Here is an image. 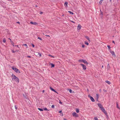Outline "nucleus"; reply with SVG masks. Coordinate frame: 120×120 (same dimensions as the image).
<instances>
[{"label": "nucleus", "instance_id": "f257e3e1", "mask_svg": "<svg viewBox=\"0 0 120 120\" xmlns=\"http://www.w3.org/2000/svg\"><path fill=\"white\" fill-rule=\"evenodd\" d=\"M11 78L13 81H15L18 83L19 82V79L18 77L15 76L14 74H12L11 75Z\"/></svg>", "mask_w": 120, "mask_h": 120}, {"label": "nucleus", "instance_id": "f03ea898", "mask_svg": "<svg viewBox=\"0 0 120 120\" xmlns=\"http://www.w3.org/2000/svg\"><path fill=\"white\" fill-rule=\"evenodd\" d=\"M11 68L16 72L18 73H20V71L19 70L16 68L15 67H13Z\"/></svg>", "mask_w": 120, "mask_h": 120}, {"label": "nucleus", "instance_id": "7ed1b4c3", "mask_svg": "<svg viewBox=\"0 0 120 120\" xmlns=\"http://www.w3.org/2000/svg\"><path fill=\"white\" fill-rule=\"evenodd\" d=\"M79 62H82L85 64H86L87 65L88 64L87 61L84 60H79Z\"/></svg>", "mask_w": 120, "mask_h": 120}, {"label": "nucleus", "instance_id": "20e7f679", "mask_svg": "<svg viewBox=\"0 0 120 120\" xmlns=\"http://www.w3.org/2000/svg\"><path fill=\"white\" fill-rule=\"evenodd\" d=\"M101 110L106 115H107V114L105 109L103 107L101 109Z\"/></svg>", "mask_w": 120, "mask_h": 120}, {"label": "nucleus", "instance_id": "39448f33", "mask_svg": "<svg viewBox=\"0 0 120 120\" xmlns=\"http://www.w3.org/2000/svg\"><path fill=\"white\" fill-rule=\"evenodd\" d=\"M72 115L73 116L75 117H78L79 116L75 112H74L72 113Z\"/></svg>", "mask_w": 120, "mask_h": 120}, {"label": "nucleus", "instance_id": "423d86ee", "mask_svg": "<svg viewBox=\"0 0 120 120\" xmlns=\"http://www.w3.org/2000/svg\"><path fill=\"white\" fill-rule=\"evenodd\" d=\"M80 65H81L82 66L83 69V70H85L86 69V67L85 65L82 64H81Z\"/></svg>", "mask_w": 120, "mask_h": 120}, {"label": "nucleus", "instance_id": "0eeeda50", "mask_svg": "<svg viewBox=\"0 0 120 120\" xmlns=\"http://www.w3.org/2000/svg\"><path fill=\"white\" fill-rule=\"evenodd\" d=\"M110 52L112 54V55L113 56L115 57L116 55L115 54V53L113 51H111Z\"/></svg>", "mask_w": 120, "mask_h": 120}, {"label": "nucleus", "instance_id": "6e6552de", "mask_svg": "<svg viewBox=\"0 0 120 120\" xmlns=\"http://www.w3.org/2000/svg\"><path fill=\"white\" fill-rule=\"evenodd\" d=\"M30 23L31 24L35 25H37L38 24V23L36 22H30Z\"/></svg>", "mask_w": 120, "mask_h": 120}, {"label": "nucleus", "instance_id": "1a4fd4ad", "mask_svg": "<svg viewBox=\"0 0 120 120\" xmlns=\"http://www.w3.org/2000/svg\"><path fill=\"white\" fill-rule=\"evenodd\" d=\"M98 106L100 108V109L103 107L102 105L101 104H100V103L98 104Z\"/></svg>", "mask_w": 120, "mask_h": 120}, {"label": "nucleus", "instance_id": "9d476101", "mask_svg": "<svg viewBox=\"0 0 120 120\" xmlns=\"http://www.w3.org/2000/svg\"><path fill=\"white\" fill-rule=\"evenodd\" d=\"M90 99L93 102H94L95 101V100L91 96H90Z\"/></svg>", "mask_w": 120, "mask_h": 120}, {"label": "nucleus", "instance_id": "9b49d317", "mask_svg": "<svg viewBox=\"0 0 120 120\" xmlns=\"http://www.w3.org/2000/svg\"><path fill=\"white\" fill-rule=\"evenodd\" d=\"M96 95L97 100V101H98V98L99 97V94H96Z\"/></svg>", "mask_w": 120, "mask_h": 120}, {"label": "nucleus", "instance_id": "f8f14e48", "mask_svg": "<svg viewBox=\"0 0 120 120\" xmlns=\"http://www.w3.org/2000/svg\"><path fill=\"white\" fill-rule=\"evenodd\" d=\"M85 37L88 40V41L89 42H90V39H89V37L87 36H86Z\"/></svg>", "mask_w": 120, "mask_h": 120}, {"label": "nucleus", "instance_id": "ddd939ff", "mask_svg": "<svg viewBox=\"0 0 120 120\" xmlns=\"http://www.w3.org/2000/svg\"><path fill=\"white\" fill-rule=\"evenodd\" d=\"M68 3L67 2H65L64 4V6H65L66 7H68Z\"/></svg>", "mask_w": 120, "mask_h": 120}, {"label": "nucleus", "instance_id": "4468645a", "mask_svg": "<svg viewBox=\"0 0 120 120\" xmlns=\"http://www.w3.org/2000/svg\"><path fill=\"white\" fill-rule=\"evenodd\" d=\"M81 28V26H80L79 25H78L77 28L79 30Z\"/></svg>", "mask_w": 120, "mask_h": 120}, {"label": "nucleus", "instance_id": "2eb2a0df", "mask_svg": "<svg viewBox=\"0 0 120 120\" xmlns=\"http://www.w3.org/2000/svg\"><path fill=\"white\" fill-rule=\"evenodd\" d=\"M105 82L109 84H111V82L108 81L106 80Z\"/></svg>", "mask_w": 120, "mask_h": 120}, {"label": "nucleus", "instance_id": "dca6fc26", "mask_svg": "<svg viewBox=\"0 0 120 120\" xmlns=\"http://www.w3.org/2000/svg\"><path fill=\"white\" fill-rule=\"evenodd\" d=\"M68 12L69 13H70V14H71L73 15L74 14L71 11H68Z\"/></svg>", "mask_w": 120, "mask_h": 120}, {"label": "nucleus", "instance_id": "f3484780", "mask_svg": "<svg viewBox=\"0 0 120 120\" xmlns=\"http://www.w3.org/2000/svg\"><path fill=\"white\" fill-rule=\"evenodd\" d=\"M76 112L77 113H79V109H76Z\"/></svg>", "mask_w": 120, "mask_h": 120}, {"label": "nucleus", "instance_id": "a211bd4d", "mask_svg": "<svg viewBox=\"0 0 120 120\" xmlns=\"http://www.w3.org/2000/svg\"><path fill=\"white\" fill-rule=\"evenodd\" d=\"M50 89L52 91H54V90H55L54 89H53L51 87H50Z\"/></svg>", "mask_w": 120, "mask_h": 120}, {"label": "nucleus", "instance_id": "6ab92c4d", "mask_svg": "<svg viewBox=\"0 0 120 120\" xmlns=\"http://www.w3.org/2000/svg\"><path fill=\"white\" fill-rule=\"evenodd\" d=\"M84 43H85V44H86V45H89V43H88V42H86V41H85V42Z\"/></svg>", "mask_w": 120, "mask_h": 120}, {"label": "nucleus", "instance_id": "aec40b11", "mask_svg": "<svg viewBox=\"0 0 120 120\" xmlns=\"http://www.w3.org/2000/svg\"><path fill=\"white\" fill-rule=\"evenodd\" d=\"M51 65L52 66V67H51L52 68L54 67V64H51Z\"/></svg>", "mask_w": 120, "mask_h": 120}, {"label": "nucleus", "instance_id": "412c9836", "mask_svg": "<svg viewBox=\"0 0 120 120\" xmlns=\"http://www.w3.org/2000/svg\"><path fill=\"white\" fill-rule=\"evenodd\" d=\"M3 42L4 43H5L6 42V40L5 38L3 40Z\"/></svg>", "mask_w": 120, "mask_h": 120}, {"label": "nucleus", "instance_id": "4be33fe9", "mask_svg": "<svg viewBox=\"0 0 120 120\" xmlns=\"http://www.w3.org/2000/svg\"><path fill=\"white\" fill-rule=\"evenodd\" d=\"M94 120H99L98 119L97 117H95L94 118Z\"/></svg>", "mask_w": 120, "mask_h": 120}, {"label": "nucleus", "instance_id": "5701e85b", "mask_svg": "<svg viewBox=\"0 0 120 120\" xmlns=\"http://www.w3.org/2000/svg\"><path fill=\"white\" fill-rule=\"evenodd\" d=\"M23 45L25 46L26 47V48H28V46H27V44H23Z\"/></svg>", "mask_w": 120, "mask_h": 120}, {"label": "nucleus", "instance_id": "b1692460", "mask_svg": "<svg viewBox=\"0 0 120 120\" xmlns=\"http://www.w3.org/2000/svg\"><path fill=\"white\" fill-rule=\"evenodd\" d=\"M38 109L41 111H43V109L41 108H38Z\"/></svg>", "mask_w": 120, "mask_h": 120}, {"label": "nucleus", "instance_id": "393cba45", "mask_svg": "<svg viewBox=\"0 0 120 120\" xmlns=\"http://www.w3.org/2000/svg\"><path fill=\"white\" fill-rule=\"evenodd\" d=\"M48 56H51V57H53V58H54V56H52V55H50V54H49L48 55Z\"/></svg>", "mask_w": 120, "mask_h": 120}, {"label": "nucleus", "instance_id": "a878e982", "mask_svg": "<svg viewBox=\"0 0 120 120\" xmlns=\"http://www.w3.org/2000/svg\"><path fill=\"white\" fill-rule=\"evenodd\" d=\"M38 38L39 39V40H42V39L41 38L38 37Z\"/></svg>", "mask_w": 120, "mask_h": 120}, {"label": "nucleus", "instance_id": "bb28decb", "mask_svg": "<svg viewBox=\"0 0 120 120\" xmlns=\"http://www.w3.org/2000/svg\"><path fill=\"white\" fill-rule=\"evenodd\" d=\"M11 43L12 45H13V46H14V42L12 41H11Z\"/></svg>", "mask_w": 120, "mask_h": 120}, {"label": "nucleus", "instance_id": "cd10ccee", "mask_svg": "<svg viewBox=\"0 0 120 120\" xmlns=\"http://www.w3.org/2000/svg\"><path fill=\"white\" fill-rule=\"evenodd\" d=\"M44 110H48L46 108H44Z\"/></svg>", "mask_w": 120, "mask_h": 120}, {"label": "nucleus", "instance_id": "c85d7f7f", "mask_svg": "<svg viewBox=\"0 0 120 120\" xmlns=\"http://www.w3.org/2000/svg\"><path fill=\"white\" fill-rule=\"evenodd\" d=\"M107 47H108L109 49L110 48V46L109 45H107Z\"/></svg>", "mask_w": 120, "mask_h": 120}, {"label": "nucleus", "instance_id": "c756f323", "mask_svg": "<svg viewBox=\"0 0 120 120\" xmlns=\"http://www.w3.org/2000/svg\"><path fill=\"white\" fill-rule=\"evenodd\" d=\"M38 55L39 56H41V53H38Z\"/></svg>", "mask_w": 120, "mask_h": 120}, {"label": "nucleus", "instance_id": "7c9ffc66", "mask_svg": "<svg viewBox=\"0 0 120 120\" xmlns=\"http://www.w3.org/2000/svg\"><path fill=\"white\" fill-rule=\"evenodd\" d=\"M117 108H118V109H120V108H119V107L118 106V104H117Z\"/></svg>", "mask_w": 120, "mask_h": 120}, {"label": "nucleus", "instance_id": "2f4dec72", "mask_svg": "<svg viewBox=\"0 0 120 120\" xmlns=\"http://www.w3.org/2000/svg\"><path fill=\"white\" fill-rule=\"evenodd\" d=\"M69 92L70 93H72V91L71 89L70 90H69Z\"/></svg>", "mask_w": 120, "mask_h": 120}, {"label": "nucleus", "instance_id": "473e14b6", "mask_svg": "<svg viewBox=\"0 0 120 120\" xmlns=\"http://www.w3.org/2000/svg\"><path fill=\"white\" fill-rule=\"evenodd\" d=\"M51 107L52 108H54V105H52L51 106Z\"/></svg>", "mask_w": 120, "mask_h": 120}, {"label": "nucleus", "instance_id": "72a5a7b5", "mask_svg": "<svg viewBox=\"0 0 120 120\" xmlns=\"http://www.w3.org/2000/svg\"><path fill=\"white\" fill-rule=\"evenodd\" d=\"M103 1H101V0H100L99 2V3L100 4H101L102 3Z\"/></svg>", "mask_w": 120, "mask_h": 120}, {"label": "nucleus", "instance_id": "f704fd0d", "mask_svg": "<svg viewBox=\"0 0 120 120\" xmlns=\"http://www.w3.org/2000/svg\"><path fill=\"white\" fill-rule=\"evenodd\" d=\"M82 48H84L85 47V45H82Z\"/></svg>", "mask_w": 120, "mask_h": 120}, {"label": "nucleus", "instance_id": "c9c22d12", "mask_svg": "<svg viewBox=\"0 0 120 120\" xmlns=\"http://www.w3.org/2000/svg\"><path fill=\"white\" fill-rule=\"evenodd\" d=\"M63 113L62 112L61 113V116H63Z\"/></svg>", "mask_w": 120, "mask_h": 120}, {"label": "nucleus", "instance_id": "e433bc0d", "mask_svg": "<svg viewBox=\"0 0 120 120\" xmlns=\"http://www.w3.org/2000/svg\"><path fill=\"white\" fill-rule=\"evenodd\" d=\"M12 52L13 53H14L15 52V51L14 50H12Z\"/></svg>", "mask_w": 120, "mask_h": 120}, {"label": "nucleus", "instance_id": "4c0bfd02", "mask_svg": "<svg viewBox=\"0 0 120 120\" xmlns=\"http://www.w3.org/2000/svg\"><path fill=\"white\" fill-rule=\"evenodd\" d=\"M15 107L16 109H17V107H16V105L15 106Z\"/></svg>", "mask_w": 120, "mask_h": 120}, {"label": "nucleus", "instance_id": "58836bf2", "mask_svg": "<svg viewBox=\"0 0 120 120\" xmlns=\"http://www.w3.org/2000/svg\"><path fill=\"white\" fill-rule=\"evenodd\" d=\"M103 90L106 93V90H105L104 89V90Z\"/></svg>", "mask_w": 120, "mask_h": 120}, {"label": "nucleus", "instance_id": "ea45409f", "mask_svg": "<svg viewBox=\"0 0 120 120\" xmlns=\"http://www.w3.org/2000/svg\"><path fill=\"white\" fill-rule=\"evenodd\" d=\"M43 34H44V35H45V36H48V37H50V36H49V35H45L44 34V33H43Z\"/></svg>", "mask_w": 120, "mask_h": 120}, {"label": "nucleus", "instance_id": "a19ab883", "mask_svg": "<svg viewBox=\"0 0 120 120\" xmlns=\"http://www.w3.org/2000/svg\"><path fill=\"white\" fill-rule=\"evenodd\" d=\"M59 103L61 104L62 103V102H61V101H60V100Z\"/></svg>", "mask_w": 120, "mask_h": 120}, {"label": "nucleus", "instance_id": "79ce46f5", "mask_svg": "<svg viewBox=\"0 0 120 120\" xmlns=\"http://www.w3.org/2000/svg\"><path fill=\"white\" fill-rule=\"evenodd\" d=\"M27 57L29 58H31V57L30 56H27Z\"/></svg>", "mask_w": 120, "mask_h": 120}, {"label": "nucleus", "instance_id": "37998d69", "mask_svg": "<svg viewBox=\"0 0 120 120\" xmlns=\"http://www.w3.org/2000/svg\"><path fill=\"white\" fill-rule=\"evenodd\" d=\"M32 46H33V47H34V44H32Z\"/></svg>", "mask_w": 120, "mask_h": 120}, {"label": "nucleus", "instance_id": "c03bdc74", "mask_svg": "<svg viewBox=\"0 0 120 120\" xmlns=\"http://www.w3.org/2000/svg\"><path fill=\"white\" fill-rule=\"evenodd\" d=\"M54 91H53L54 92H55V93H57V92L56 91H55V90H54Z\"/></svg>", "mask_w": 120, "mask_h": 120}, {"label": "nucleus", "instance_id": "a18cd8bd", "mask_svg": "<svg viewBox=\"0 0 120 120\" xmlns=\"http://www.w3.org/2000/svg\"><path fill=\"white\" fill-rule=\"evenodd\" d=\"M62 111H60L59 112V113H61V112H62Z\"/></svg>", "mask_w": 120, "mask_h": 120}, {"label": "nucleus", "instance_id": "49530a36", "mask_svg": "<svg viewBox=\"0 0 120 120\" xmlns=\"http://www.w3.org/2000/svg\"><path fill=\"white\" fill-rule=\"evenodd\" d=\"M112 42L113 43H115L114 41H112Z\"/></svg>", "mask_w": 120, "mask_h": 120}, {"label": "nucleus", "instance_id": "de8ad7c7", "mask_svg": "<svg viewBox=\"0 0 120 120\" xmlns=\"http://www.w3.org/2000/svg\"><path fill=\"white\" fill-rule=\"evenodd\" d=\"M109 66V64H108V65H107V67H108V66Z\"/></svg>", "mask_w": 120, "mask_h": 120}, {"label": "nucleus", "instance_id": "09e8293b", "mask_svg": "<svg viewBox=\"0 0 120 120\" xmlns=\"http://www.w3.org/2000/svg\"><path fill=\"white\" fill-rule=\"evenodd\" d=\"M15 46H16L17 47H18V45H15Z\"/></svg>", "mask_w": 120, "mask_h": 120}, {"label": "nucleus", "instance_id": "8fccbe9b", "mask_svg": "<svg viewBox=\"0 0 120 120\" xmlns=\"http://www.w3.org/2000/svg\"><path fill=\"white\" fill-rule=\"evenodd\" d=\"M71 22H72L73 23H75L74 22H73V21H72Z\"/></svg>", "mask_w": 120, "mask_h": 120}, {"label": "nucleus", "instance_id": "3c124183", "mask_svg": "<svg viewBox=\"0 0 120 120\" xmlns=\"http://www.w3.org/2000/svg\"><path fill=\"white\" fill-rule=\"evenodd\" d=\"M17 23H20L19 22H17Z\"/></svg>", "mask_w": 120, "mask_h": 120}, {"label": "nucleus", "instance_id": "603ef678", "mask_svg": "<svg viewBox=\"0 0 120 120\" xmlns=\"http://www.w3.org/2000/svg\"><path fill=\"white\" fill-rule=\"evenodd\" d=\"M43 91V92H44V90H43V91Z\"/></svg>", "mask_w": 120, "mask_h": 120}, {"label": "nucleus", "instance_id": "864d4df0", "mask_svg": "<svg viewBox=\"0 0 120 120\" xmlns=\"http://www.w3.org/2000/svg\"><path fill=\"white\" fill-rule=\"evenodd\" d=\"M64 120H67L66 119H64Z\"/></svg>", "mask_w": 120, "mask_h": 120}, {"label": "nucleus", "instance_id": "5fc2aeb1", "mask_svg": "<svg viewBox=\"0 0 120 120\" xmlns=\"http://www.w3.org/2000/svg\"><path fill=\"white\" fill-rule=\"evenodd\" d=\"M103 65H102V68H103Z\"/></svg>", "mask_w": 120, "mask_h": 120}, {"label": "nucleus", "instance_id": "6e6d98bb", "mask_svg": "<svg viewBox=\"0 0 120 120\" xmlns=\"http://www.w3.org/2000/svg\"><path fill=\"white\" fill-rule=\"evenodd\" d=\"M43 13V12H41V13H40V14H42Z\"/></svg>", "mask_w": 120, "mask_h": 120}, {"label": "nucleus", "instance_id": "4d7b16f0", "mask_svg": "<svg viewBox=\"0 0 120 120\" xmlns=\"http://www.w3.org/2000/svg\"><path fill=\"white\" fill-rule=\"evenodd\" d=\"M9 39L10 40H11V39H10V38H9Z\"/></svg>", "mask_w": 120, "mask_h": 120}, {"label": "nucleus", "instance_id": "13d9d810", "mask_svg": "<svg viewBox=\"0 0 120 120\" xmlns=\"http://www.w3.org/2000/svg\"><path fill=\"white\" fill-rule=\"evenodd\" d=\"M64 15H62V16H63Z\"/></svg>", "mask_w": 120, "mask_h": 120}, {"label": "nucleus", "instance_id": "bf43d9fd", "mask_svg": "<svg viewBox=\"0 0 120 120\" xmlns=\"http://www.w3.org/2000/svg\"><path fill=\"white\" fill-rule=\"evenodd\" d=\"M112 0H110V1H111Z\"/></svg>", "mask_w": 120, "mask_h": 120}, {"label": "nucleus", "instance_id": "052dcab7", "mask_svg": "<svg viewBox=\"0 0 120 120\" xmlns=\"http://www.w3.org/2000/svg\"><path fill=\"white\" fill-rule=\"evenodd\" d=\"M101 0V1H103V0Z\"/></svg>", "mask_w": 120, "mask_h": 120}]
</instances>
